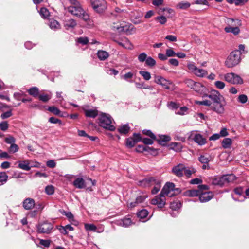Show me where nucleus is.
Here are the masks:
<instances>
[{
  "label": "nucleus",
  "instance_id": "f257e3e1",
  "mask_svg": "<svg viewBox=\"0 0 249 249\" xmlns=\"http://www.w3.org/2000/svg\"><path fill=\"white\" fill-rule=\"evenodd\" d=\"M241 52L237 50L232 52L225 62V66L231 68L238 65L241 60Z\"/></svg>",
  "mask_w": 249,
  "mask_h": 249
},
{
  "label": "nucleus",
  "instance_id": "f03ea898",
  "mask_svg": "<svg viewBox=\"0 0 249 249\" xmlns=\"http://www.w3.org/2000/svg\"><path fill=\"white\" fill-rule=\"evenodd\" d=\"M68 11L71 14L81 18L85 21H88L89 19V16L85 12L80 4L69 6Z\"/></svg>",
  "mask_w": 249,
  "mask_h": 249
},
{
  "label": "nucleus",
  "instance_id": "7ed1b4c3",
  "mask_svg": "<svg viewBox=\"0 0 249 249\" xmlns=\"http://www.w3.org/2000/svg\"><path fill=\"white\" fill-rule=\"evenodd\" d=\"M99 125L110 131H114L115 129V126L112 124V118L109 115L102 114L98 118Z\"/></svg>",
  "mask_w": 249,
  "mask_h": 249
},
{
  "label": "nucleus",
  "instance_id": "20e7f679",
  "mask_svg": "<svg viewBox=\"0 0 249 249\" xmlns=\"http://www.w3.org/2000/svg\"><path fill=\"white\" fill-rule=\"evenodd\" d=\"M187 67L190 72L198 77H204L208 74L206 70L197 68L193 62L188 63Z\"/></svg>",
  "mask_w": 249,
  "mask_h": 249
},
{
  "label": "nucleus",
  "instance_id": "39448f33",
  "mask_svg": "<svg viewBox=\"0 0 249 249\" xmlns=\"http://www.w3.org/2000/svg\"><path fill=\"white\" fill-rule=\"evenodd\" d=\"M224 80L232 84H242L243 83V80L238 75L233 73H228L224 75Z\"/></svg>",
  "mask_w": 249,
  "mask_h": 249
},
{
  "label": "nucleus",
  "instance_id": "423d86ee",
  "mask_svg": "<svg viewBox=\"0 0 249 249\" xmlns=\"http://www.w3.org/2000/svg\"><path fill=\"white\" fill-rule=\"evenodd\" d=\"M112 28L113 30H117L119 33H124L127 35H131L136 32V28L132 24L124 26H113Z\"/></svg>",
  "mask_w": 249,
  "mask_h": 249
},
{
  "label": "nucleus",
  "instance_id": "0eeeda50",
  "mask_svg": "<svg viewBox=\"0 0 249 249\" xmlns=\"http://www.w3.org/2000/svg\"><path fill=\"white\" fill-rule=\"evenodd\" d=\"M93 9L99 13H103L107 8L105 0H90Z\"/></svg>",
  "mask_w": 249,
  "mask_h": 249
},
{
  "label": "nucleus",
  "instance_id": "6e6552de",
  "mask_svg": "<svg viewBox=\"0 0 249 249\" xmlns=\"http://www.w3.org/2000/svg\"><path fill=\"white\" fill-rule=\"evenodd\" d=\"M37 231L40 233H50L53 228V225L51 222L44 221L39 223L37 226Z\"/></svg>",
  "mask_w": 249,
  "mask_h": 249
},
{
  "label": "nucleus",
  "instance_id": "1a4fd4ad",
  "mask_svg": "<svg viewBox=\"0 0 249 249\" xmlns=\"http://www.w3.org/2000/svg\"><path fill=\"white\" fill-rule=\"evenodd\" d=\"M151 203L157 205L159 208H162L166 204L165 197L160 193L151 200Z\"/></svg>",
  "mask_w": 249,
  "mask_h": 249
},
{
  "label": "nucleus",
  "instance_id": "9d476101",
  "mask_svg": "<svg viewBox=\"0 0 249 249\" xmlns=\"http://www.w3.org/2000/svg\"><path fill=\"white\" fill-rule=\"evenodd\" d=\"M156 182V178L154 177H148L142 180H139L137 182V185L142 187H149L154 185Z\"/></svg>",
  "mask_w": 249,
  "mask_h": 249
},
{
  "label": "nucleus",
  "instance_id": "9b49d317",
  "mask_svg": "<svg viewBox=\"0 0 249 249\" xmlns=\"http://www.w3.org/2000/svg\"><path fill=\"white\" fill-rule=\"evenodd\" d=\"M207 96L213 101V104L219 103L225 100L224 97L216 90L212 91L209 95L207 94Z\"/></svg>",
  "mask_w": 249,
  "mask_h": 249
},
{
  "label": "nucleus",
  "instance_id": "f8f14e48",
  "mask_svg": "<svg viewBox=\"0 0 249 249\" xmlns=\"http://www.w3.org/2000/svg\"><path fill=\"white\" fill-rule=\"evenodd\" d=\"M193 89L200 93L203 97H207V89L200 83L196 82Z\"/></svg>",
  "mask_w": 249,
  "mask_h": 249
},
{
  "label": "nucleus",
  "instance_id": "ddd939ff",
  "mask_svg": "<svg viewBox=\"0 0 249 249\" xmlns=\"http://www.w3.org/2000/svg\"><path fill=\"white\" fill-rule=\"evenodd\" d=\"M184 169V164L179 163L172 168V172L174 175L180 178L183 177Z\"/></svg>",
  "mask_w": 249,
  "mask_h": 249
},
{
  "label": "nucleus",
  "instance_id": "4468645a",
  "mask_svg": "<svg viewBox=\"0 0 249 249\" xmlns=\"http://www.w3.org/2000/svg\"><path fill=\"white\" fill-rule=\"evenodd\" d=\"M154 81L156 83L161 85L164 88L166 89H170L169 86V84H170L169 81L167 80L162 76H155Z\"/></svg>",
  "mask_w": 249,
  "mask_h": 249
},
{
  "label": "nucleus",
  "instance_id": "2eb2a0df",
  "mask_svg": "<svg viewBox=\"0 0 249 249\" xmlns=\"http://www.w3.org/2000/svg\"><path fill=\"white\" fill-rule=\"evenodd\" d=\"M225 104V101H221L219 103H214L212 106V109L218 114H223L225 111L224 106Z\"/></svg>",
  "mask_w": 249,
  "mask_h": 249
},
{
  "label": "nucleus",
  "instance_id": "dca6fc26",
  "mask_svg": "<svg viewBox=\"0 0 249 249\" xmlns=\"http://www.w3.org/2000/svg\"><path fill=\"white\" fill-rule=\"evenodd\" d=\"M225 22L227 24V26L235 27L242 25L241 21L237 18H226Z\"/></svg>",
  "mask_w": 249,
  "mask_h": 249
},
{
  "label": "nucleus",
  "instance_id": "f3484780",
  "mask_svg": "<svg viewBox=\"0 0 249 249\" xmlns=\"http://www.w3.org/2000/svg\"><path fill=\"white\" fill-rule=\"evenodd\" d=\"M199 200L201 202H206L211 200L213 197L211 192H201L200 191Z\"/></svg>",
  "mask_w": 249,
  "mask_h": 249
},
{
  "label": "nucleus",
  "instance_id": "a211bd4d",
  "mask_svg": "<svg viewBox=\"0 0 249 249\" xmlns=\"http://www.w3.org/2000/svg\"><path fill=\"white\" fill-rule=\"evenodd\" d=\"M147 197L146 195H141L138 196L134 201L131 202L129 204V206L131 208H133L137 206L138 204L142 203L144 201L145 199Z\"/></svg>",
  "mask_w": 249,
  "mask_h": 249
},
{
  "label": "nucleus",
  "instance_id": "6ab92c4d",
  "mask_svg": "<svg viewBox=\"0 0 249 249\" xmlns=\"http://www.w3.org/2000/svg\"><path fill=\"white\" fill-rule=\"evenodd\" d=\"M122 42L115 40L118 45L123 47L124 48L128 49H132L133 48V46L130 42V41L126 37H124L122 38Z\"/></svg>",
  "mask_w": 249,
  "mask_h": 249
},
{
  "label": "nucleus",
  "instance_id": "aec40b11",
  "mask_svg": "<svg viewBox=\"0 0 249 249\" xmlns=\"http://www.w3.org/2000/svg\"><path fill=\"white\" fill-rule=\"evenodd\" d=\"M193 139L199 145H203L207 142L206 139L200 134H195Z\"/></svg>",
  "mask_w": 249,
  "mask_h": 249
},
{
  "label": "nucleus",
  "instance_id": "412c9836",
  "mask_svg": "<svg viewBox=\"0 0 249 249\" xmlns=\"http://www.w3.org/2000/svg\"><path fill=\"white\" fill-rule=\"evenodd\" d=\"M35 202L33 199L28 198L25 199L23 202V206L26 210H31L34 207Z\"/></svg>",
  "mask_w": 249,
  "mask_h": 249
},
{
  "label": "nucleus",
  "instance_id": "4be33fe9",
  "mask_svg": "<svg viewBox=\"0 0 249 249\" xmlns=\"http://www.w3.org/2000/svg\"><path fill=\"white\" fill-rule=\"evenodd\" d=\"M73 185L78 189H83L86 187V185L84 180L82 178H77L73 182Z\"/></svg>",
  "mask_w": 249,
  "mask_h": 249
},
{
  "label": "nucleus",
  "instance_id": "5701e85b",
  "mask_svg": "<svg viewBox=\"0 0 249 249\" xmlns=\"http://www.w3.org/2000/svg\"><path fill=\"white\" fill-rule=\"evenodd\" d=\"M171 140V138L168 135H159L157 139L158 142L162 145H165L166 143Z\"/></svg>",
  "mask_w": 249,
  "mask_h": 249
},
{
  "label": "nucleus",
  "instance_id": "b1692460",
  "mask_svg": "<svg viewBox=\"0 0 249 249\" xmlns=\"http://www.w3.org/2000/svg\"><path fill=\"white\" fill-rule=\"evenodd\" d=\"M212 184L214 185L222 186L225 184L223 176L215 177L212 178Z\"/></svg>",
  "mask_w": 249,
  "mask_h": 249
},
{
  "label": "nucleus",
  "instance_id": "393cba45",
  "mask_svg": "<svg viewBox=\"0 0 249 249\" xmlns=\"http://www.w3.org/2000/svg\"><path fill=\"white\" fill-rule=\"evenodd\" d=\"M239 27L240 26H235V27L226 26L224 28V31L227 33H231L234 35L237 36L240 32V30L239 29Z\"/></svg>",
  "mask_w": 249,
  "mask_h": 249
},
{
  "label": "nucleus",
  "instance_id": "a878e982",
  "mask_svg": "<svg viewBox=\"0 0 249 249\" xmlns=\"http://www.w3.org/2000/svg\"><path fill=\"white\" fill-rule=\"evenodd\" d=\"M132 224V220L130 218L124 217L123 219L119 220L117 221V224L124 227L130 226Z\"/></svg>",
  "mask_w": 249,
  "mask_h": 249
},
{
  "label": "nucleus",
  "instance_id": "bb28decb",
  "mask_svg": "<svg viewBox=\"0 0 249 249\" xmlns=\"http://www.w3.org/2000/svg\"><path fill=\"white\" fill-rule=\"evenodd\" d=\"M49 26L53 30H57L61 28V25L59 23L57 20L53 19L49 20Z\"/></svg>",
  "mask_w": 249,
  "mask_h": 249
},
{
  "label": "nucleus",
  "instance_id": "cd10ccee",
  "mask_svg": "<svg viewBox=\"0 0 249 249\" xmlns=\"http://www.w3.org/2000/svg\"><path fill=\"white\" fill-rule=\"evenodd\" d=\"M77 25L76 21L73 19H70L64 21V26L66 29L74 28Z\"/></svg>",
  "mask_w": 249,
  "mask_h": 249
},
{
  "label": "nucleus",
  "instance_id": "c85d7f7f",
  "mask_svg": "<svg viewBox=\"0 0 249 249\" xmlns=\"http://www.w3.org/2000/svg\"><path fill=\"white\" fill-rule=\"evenodd\" d=\"M97 54L98 58L101 61L106 60L109 56L107 52L103 50H99Z\"/></svg>",
  "mask_w": 249,
  "mask_h": 249
},
{
  "label": "nucleus",
  "instance_id": "c756f323",
  "mask_svg": "<svg viewBox=\"0 0 249 249\" xmlns=\"http://www.w3.org/2000/svg\"><path fill=\"white\" fill-rule=\"evenodd\" d=\"M86 117L95 118L98 115V111L95 109H86L84 110Z\"/></svg>",
  "mask_w": 249,
  "mask_h": 249
},
{
  "label": "nucleus",
  "instance_id": "7c9ffc66",
  "mask_svg": "<svg viewBox=\"0 0 249 249\" xmlns=\"http://www.w3.org/2000/svg\"><path fill=\"white\" fill-rule=\"evenodd\" d=\"M130 130V127L128 124H126L120 126L118 128V131L121 134L126 135Z\"/></svg>",
  "mask_w": 249,
  "mask_h": 249
},
{
  "label": "nucleus",
  "instance_id": "2f4dec72",
  "mask_svg": "<svg viewBox=\"0 0 249 249\" xmlns=\"http://www.w3.org/2000/svg\"><path fill=\"white\" fill-rule=\"evenodd\" d=\"M18 167L22 170L28 171L31 169L29 162L28 160H24L19 162Z\"/></svg>",
  "mask_w": 249,
  "mask_h": 249
},
{
  "label": "nucleus",
  "instance_id": "473e14b6",
  "mask_svg": "<svg viewBox=\"0 0 249 249\" xmlns=\"http://www.w3.org/2000/svg\"><path fill=\"white\" fill-rule=\"evenodd\" d=\"M38 97L40 101L46 103L52 98V94L51 93L49 94L41 93L39 94Z\"/></svg>",
  "mask_w": 249,
  "mask_h": 249
},
{
  "label": "nucleus",
  "instance_id": "72a5a7b5",
  "mask_svg": "<svg viewBox=\"0 0 249 249\" xmlns=\"http://www.w3.org/2000/svg\"><path fill=\"white\" fill-rule=\"evenodd\" d=\"M196 169L193 167L186 168L185 166L183 175L184 174L187 178H189L192 174L196 173Z\"/></svg>",
  "mask_w": 249,
  "mask_h": 249
},
{
  "label": "nucleus",
  "instance_id": "f704fd0d",
  "mask_svg": "<svg viewBox=\"0 0 249 249\" xmlns=\"http://www.w3.org/2000/svg\"><path fill=\"white\" fill-rule=\"evenodd\" d=\"M225 183L232 182L236 179V177L233 174L223 175Z\"/></svg>",
  "mask_w": 249,
  "mask_h": 249
},
{
  "label": "nucleus",
  "instance_id": "c9c22d12",
  "mask_svg": "<svg viewBox=\"0 0 249 249\" xmlns=\"http://www.w3.org/2000/svg\"><path fill=\"white\" fill-rule=\"evenodd\" d=\"M28 93L34 97H36L37 96H38L39 95V89L38 88L36 87H32L30 89H29L28 90Z\"/></svg>",
  "mask_w": 249,
  "mask_h": 249
},
{
  "label": "nucleus",
  "instance_id": "e433bc0d",
  "mask_svg": "<svg viewBox=\"0 0 249 249\" xmlns=\"http://www.w3.org/2000/svg\"><path fill=\"white\" fill-rule=\"evenodd\" d=\"M199 194L200 190H189L185 192V196L191 197L198 196Z\"/></svg>",
  "mask_w": 249,
  "mask_h": 249
},
{
  "label": "nucleus",
  "instance_id": "4c0bfd02",
  "mask_svg": "<svg viewBox=\"0 0 249 249\" xmlns=\"http://www.w3.org/2000/svg\"><path fill=\"white\" fill-rule=\"evenodd\" d=\"M232 144V140L230 138H225L221 142L222 147L225 148H229Z\"/></svg>",
  "mask_w": 249,
  "mask_h": 249
},
{
  "label": "nucleus",
  "instance_id": "58836bf2",
  "mask_svg": "<svg viewBox=\"0 0 249 249\" xmlns=\"http://www.w3.org/2000/svg\"><path fill=\"white\" fill-rule=\"evenodd\" d=\"M211 157L207 155H201L199 158V161L203 164H208L210 161Z\"/></svg>",
  "mask_w": 249,
  "mask_h": 249
},
{
  "label": "nucleus",
  "instance_id": "ea45409f",
  "mask_svg": "<svg viewBox=\"0 0 249 249\" xmlns=\"http://www.w3.org/2000/svg\"><path fill=\"white\" fill-rule=\"evenodd\" d=\"M154 185H155V186L151 190V193L152 194H156L160 190L161 187L160 181L156 178V182L154 183Z\"/></svg>",
  "mask_w": 249,
  "mask_h": 249
},
{
  "label": "nucleus",
  "instance_id": "a19ab883",
  "mask_svg": "<svg viewBox=\"0 0 249 249\" xmlns=\"http://www.w3.org/2000/svg\"><path fill=\"white\" fill-rule=\"evenodd\" d=\"M170 146L171 148L176 152L180 151L182 148V146L180 143L172 142Z\"/></svg>",
  "mask_w": 249,
  "mask_h": 249
},
{
  "label": "nucleus",
  "instance_id": "79ce46f5",
  "mask_svg": "<svg viewBox=\"0 0 249 249\" xmlns=\"http://www.w3.org/2000/svg\"><path fill=\"white\" fill-rule=\"evenodd\" d=\"M136 142L133 137H131L126 139V145L128 148H132Z\"/></svg>",
  "mask_w": 249,
  "mask_h": 249
},
{
  "label": "nucleus",
  "instance_id": "37998d69",
  "mask_svg": "<svg viewBox=\"0 0 249 249\" xmlns=\"http://www.w3.org/2000/svg\"><path fill=\"white\" fill-rule=\"evenodd\" d=\"M190 6V3L188 2H181L177 5V7L180 9H187Z\"/></svg>",
  "mask_w": 249,
  "mask_h": 249
},
{
  "label": "nucleus",
  "instance_id": "c03bdc74",
  "mask_svg": "<svg viewBox=\"0 0 249 249\" xmlns=\"http://www.w3.org/2000/svg\"><path fill=\"white\" fill-rule=\"evenodd\" d=\"M8 176L5 172H0V183L3 184L5 183L8 180Z\"/></svg>",
  "mask_w": 249,
  "mask_h": 249
},
{
  "label": "nucleus",
  "instance_id": "a18cd8bd",
  "mask_svg": "<svg viewBox=\"0 0 249 249\" xmlns=\"http://www.w3.org/2000/svg\"><path fill=\"white\" fill-rule=\"evenodd\" d=\"M39 13L41 17L44 18H47L50 15V13L48 9L44 7L41 8L40 9Z\"/></svg>",
  "mask_w": 249,
  "mask_h": 249
},
{
  "label": "nucleus",
  "instance_id": "49530a36",
  "mask_svg": "<svg viewBox=\"0 0 249 249\" xmlns=\"http://www.w3.org/2000/svg\"><path fill=\"white\" fill-rule=\"evenodd\" d=\"M148 214V211L145 209H142L137 213V216L138 217L143 219L145 218Z\"/></svg>",
  "mask_w": 249,
  "mask_h": 249
},
{
  "label": "nucleus",
  "instance_id": "de8ad7c7",
  "mask_svg": "<svg viewBox=\"0 0 249 249\" xmlns=\"http://www.w3.org/2000/svg\"><path fill=\"white\" fill-rule=\"evenodd\" d=\"M145 64L147 66L152 67L156 65V61L151 57H147Z\"/></svg>",
  "mask_w": 249,
  "mask_h": 249
},
{
  "label": "nucleus",
  "instance_id": "09e8293b",
  "mask_svg": "<svg viewBox=\"0 0 249 249\" xmlns=\"http://www.w3.org/2000/svg\"><path fill=\"white\" fill-rule=\"evenodd\" d=\"M48 110L56 115H58L60 113V110L54 106L49 107L48 108Z\"/></svg>",
  "mask_w": 249,
  "mask_h": 249
},
{
  "label": "nucleus",
  "instance_id": "8fccbe9b",
  "mask_svg": "<svg viewBox=\"0 0 249 249\" xmlns=\"http://www.w3.org/2000/svg\"><path fill=\"white\" fill-rule=\"evenodd\" d=\"M175 185L173 183L167 182L163 187V191H165L166 189H169L171 191L175 190Z\"/></svg>",
  "mask_w": 249,
  "mask_h": 249
},
{
  "label": "nucleus",
  "instance_id": "3c124183",
  "mask_svg": "<svg viewBox=\"0 0 249 249\" xmlns=\"http://www.w3.org/2000/svg\"><path fill=\"white\" fill-rule=\"evenodd\" d=\"M248 97L245 94L240 95L237 98V101L242 104H245L248 101Z\"/></svg>",
  "mask_w": 249,
  "mask_h": 249
},
{
  "label": "nucleus",
  "instance_id": "603ef678",
  "mask_svg": "<svg viewBox=\"0 0 249 249\" xmlns=\"http://www.w3.org/2000/svg\"><path fill=\"white\" fill-rule=\"evenodd\" d=\"M139 73L143 77V79L145 80H149L151 78L150 73L148 71H141Z\"/></svg>",
  "mask_w": 249,
  "mask_h": 249
},
{
  "label": "nucleus",
  "instance_id": "864d4df0",
  "mask_svg": "<svg viewBox=\"0 0 249 249\" xmlns=\"http://www.w3.org/2000/svg\"><path fill=\"white\" fill-rule=\"evenodd\" d=\"M155 20H157L162 25L165 24L167 22V19L165 16H158L155 18Z\"/></svg>",
  "mask_w": 249,
  "mask_h": 249
},
{
  "label": "nucleus",
  "instance_id": "5fc2aeb1",
  "mask_svg": "<svg viewBox=\"0 0 249 249\" xmlns=\"http://www.w3.org/2000/svg\"><path fill=\"white\" fill-rule=\"evenodd\" d=\"M151 149V148L148 146H144L143 145H138L136 148V151L138 152H142L144 151H148L149 150Z\"/></svg>",
  "mask_w": 249,
  "mask_h": 249
},
{
  "label": "nucleus",
  "instance_id": "6e6d98bb",
  "mask_svg": "<svg viewBox=\"0 0 249 249\" xmlns=\"http://www.w3.org/2000/svg\"><path fill=\"white\" fill-rule=\"evenodd\" d=\"M45 192L48 195H53L54 192V187L52 185L47 186L45 188Z\"/></svg>",
  "mask_w": 249,
  "mask_h": 249
},
{
  "label": "nucleus",
  "instance_id": "4d7b16f0",
  "mask_svg": "<svg viewBox=\"0 0 249 249\" xmlns=\"http://www.w3.org/2000/svg\"><path fill=\"white\" fill-rule=\"evenodd\" d=\"M85 228L87 231H96L97 228L94 224H85L84 225Z\"/></svg>",
  "mask_w": 249,
  "mask_h": 249
},
{
  "label": "nucleus",
  "instance_id": "13d9d810",
  "mask_svg": "<svg viewBox=\"0 0 249 249\" xmlns=\"http://www.w3.org/2000/svg\"><path fill=\"white\" fill-rule=\"evenodd\" d=\"M142 133L143 134L150 137L152 139H156L155 135L150 130H143Z\"/></svg>",
  "mask_w": 249,
  "mask_h": 249
},
{
  "label": "nucleus",
  "instance_id": "bf43d9fd",
  "mask_svg": "<svg viewBox=\"0 0 249 249\" xmlns=\"http://www.w3.org/2000/svg\"><path fill=\"white\" fill-rule=\"evenodd\" d=\"M18 150H19V147H18V145L15 144L14 143L13 144H11L9 148V152L13 153L18 151Z\"/></svg>",
  "mask_w": 249,
  "mask_h": 249
},
{
  "label": "nucleus",
  "instance_id": "052dcab7",
  "mask_svg": "<svg viewBox=\"0 0 249 249\" xmlns=\"http://www.w3.org/2000/svg\"><path fill=\"white\" fill-rule=\"evenodd\" d=\"M167 106L169 108L172 109H177L179 107L178 104L172 101L169 102L167 104Z\"/></svg>",
  "mask_w": 249,
  "mask_h": 249
},
{
  "label": "nucleus",
  "instance_id": "680f3d73",
  "mask_svg": "<svg viewBox=\"0 0 249 249\" xmlns=\"http://www.w3.org/2000/svg\"><path fill=\"white\" fill-rule=\"evenodd\" d=\"M166 54L167 57H171L175 56L176 53L173 51V49L170 48L166 50Z\"/></svg>",
  "mask_w": 249,
  "mask_h": 249
},
{
  "label": "nucleus",
  "instance_id": "e2e57ef3",
  "mask_svg": "<svg viewBox=\"0 0 249 249\" xmlns=\"http://www.w3.org/2000/svg\"><path fill=\"white\" fill-rule=\"evenodd\" d=\"M147 58V54L144 53H142L139 55L138 58L140 62H143L144 61H146Z\"/></svg>",
  "mask_w": 249,
  "mask_h": 249
},
{
  "label": "nucleus",
  "instance_id": "0e129e2a",
  "mask_svg": "<svg viewBox=\"0 0 249 249\" xmlns=\"http://www.w3.org/2000/svg\"><path fill=\"white\" fill-rule=\"evenodd\" d=\"M8 128V124L6 121H2L0 123V128L2 131H5Z\"/></svg>",
  "mask_w": 249,
  "mask_h": 249
},
{
  "label": "nucleus",
  "instance_id": "69168bd1",
  "mask_svg": "<svg viewBox=\"0 0 249 249\" xmlns=\"http://www.w3.org/2000/svg\"><path fill=\"white\" fill-rule=\"evenodd\" d=\"M12 116V113L11 110L8 111L7 112L2 113L0 115V117L2 119H5Z\"/></svg>",
  "mask_w": 249,
  "mask_h": 249
},
{
  "label": "nucleus",
  "instance_id": "338daca9",
  "mask_svg": "<svg viewBox=\"0 0 249 249\" xmlns=\"http://www.w3.org/2000/svg\"><path fill=\"white\" fill-rule=\"evenodd\" d=\"M5 142L8 144H13L15 142V139L11 136H9L8 137L5 138Z\"/></svg>",
  "mask_w": 249,
  "mask_h": 249
},
{
  "label": "nucleus",
  "instance_id": "774afa93",
  "mask_svg": "<svg viewBox=\"0 0 249 249\" xmlns=\"http://www.w3.org/2000/svg\"><path fill=\"white\" fill-rule=\"evenodd\" d=\"M195 83L196 82L194 81L192 79H189L185 81V84H186L187 86L190 88L191 89H193Z\"/></svg>",
  "mask_w": 249,
  "mask_h": 249
}]
</instances>
